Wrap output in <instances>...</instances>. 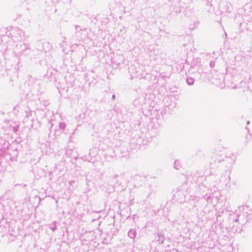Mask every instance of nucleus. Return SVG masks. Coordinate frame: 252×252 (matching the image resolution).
<instances>
[{"label":"nucleus","instance_id":"nucleus-1","mask_svg":"<svg viewBox=\"0 0 252 252\" xmlns=\"http://www.w3.org/2000/svg\"><path fill=\"white\" fill-rule=\"evenodd\" d=\"M12 38L13 41H21L26 39L25 32L18 28H14L11 30Z\"/></svg>","mask_w":252,"mask_h":252},{"label":"nucleus","instance_id":"nucleus-2","mask_svg":"<svg viewBox=\"0 0 252 252\" xmlns=\"http://www.w3.org/2000/svg\"><path fill=\"white\" fill-rule=\"evenodd\" d=\"M16 52L19 54H23L25 52L30 50V45L24 42H20L16 46Z\"/></svg>","mask_w":252,"mask_h":252},{"label":"nucleus","instance_id":"nucleus-3","mask_svg":"<svg viewBox=\"0 0 252 252\" xmlns=\"http://www.w3.org/2000/svg\"><path fill=\"white\" fill-rule=\"evenodd\" d=\"M173 199L179 203L184 202L185 200V194L184 193V191L181 189H178L173 195Z\"/></svg>","mask_w":252,"mask_h":252},{"label":"nucleus","instance_id":"nucleus-4","mask_svg":"<svg viewBox=\"0 0 252 252\" xmlns=\"http://www.w3.org/2000/svg\"><path fill=\"white\" fill-rule=\"evenodd\" d=\"M240 211L243 213V215L247 218L251 219L252 218V210L247 205H243L239 207Z\"/></svg>","mask_w":252,"mask_h":252},{"label":"nucleus","instance_id":"nucleus-5","mask_svg":"<svg viewBox=\"0 0 252 252\" xmlns=\"http://www.w3.org/2000/svg\"><path fill=\"white\" fill-rule=\"evenodd\" d=\"M8 147V142H6L4 139L1 138L0 139V156H2L4 155Z\"/></svg>","mask_w":252,"mask_h":252},{"label":"nucleus","instance_id":"nucleus-6","mask_svg":"<svg viewBox=\"0 0 252 252\" xmlns=\"http://www.w3.org/2000/svg\"><path fill=\"white\" fill-rule=\"evenodd\" d=\"M149 132L151 137H156L159 134L160 129L156 126H154L149 129Z\"/></svg>","mask_w":252,"mask_h":252},{"label":"nucleus","instance_id":"nucleus-7","mask_svg":"<svg viewBox=\"0 0 252 252\" xmlns=\"http://www.w3.org/2000/svg\"><path fill=\"white\" fill-rule=\"evenodd\" d=\"M37 81V79L35 78L32 77L31 76H30L28 77V79L27 81V83L28 86L33 87L34 85H35Z\"/></svg>","mask_w":252,"mask_h":252},{"label":"nucleus","instance_id":"nucleus-8","mask_svg":"<svg viewBox=\"0 0 252 252\" xmlns=\"http://www.w3.org/2000/svg\"><path fill=\"white\" fill-rule=\"evenodd\" d=\"M123 177L121 175H114L112 176L111 178L112 180V181L115 183V184L120 185L121 183L120 181H121Z\"/></svg>","mask_w":252,"mask_h":252},{"label":"nucleus","instance_id":"nucleus-9","mask_svg":"<svg viewBox=\"0 0 252 252\" xmlns=\"http://www.w3.org/2000/svg\"><path fill=\"white\" fill-rule=\"evenodd\" d=\"M200 195V196H199V198H200L201 196V197L204 198V199L206 200L208 202H212V199L210 193H207L204 194V193L202 192Z\"/></svg>","mask_w":252,"mask_h":252},{"label":"nucleus","instance_id":"nucleus-10","mask_svg":"<svg viewBox=\"0 0 252 252\" xmlns=\"http://www.w3.org/2000/svg\"><path fill=\"white\" fill-rule=\"evenodd\" d=\"M173 167L177 170L180 169L182 167L181 161L178 159L175 160L174 163Z\"/></svg>","mask_w":252,"mask_h":252},{"label":"nucleus","instance_id":"nucleus-11","mask_svg":"<svg viewBox=\"0 0 252 252\" xmlns=\"http://www.w3.org/2000/svg\"><path fill=\"white\" fill-rule=\"evenodd\" d=\"M239 216H236L235 214H231L229 217V220L232 222H237L239 220Z\"/></svg>","mask_w":252,"mask_h":252},{"label":"nucleus","instance_id":"nucleus-12","mask_svg":"<svg viewBox=\"0 0 252 252\" xmlns=\"http://www.w3.org/2000/svg\"><path fill=\"white\" fill-rule=\"evenodd\" d=\"M186 82L189 85H192L194 84V80L192 77H188L186 79Z\"/></svg>","mask_w":252,"mask_h":252},{"label":"nucleus","instance_id":"nucleus-13","mask_svg":"<svg viewBox=\"0 0 252 252\" xmlns=\"http://www.w3.org/2000/svg\"><path fill=\"white\" fill-rule=\"evenodd\" d=\"M128 236H136V231L135 229H131L129 230L127 233Z\"/></svg>","mask_w":252,"mask_h":252},{"label":"nucleus","instance_id":"nucleus-14","mask_svg":"<svg viewBox=\"0 0 252 252\" xmlns=\"http://www.w3.org/2000/svg\"><path fill=\"white\" fill-rule=\"evenodd\" d=\"M57 222L56 221H54L52 223L49 225L50 228L52 230V231H54L57 229L56 223Z\"/></svg>","mask_w":252,"mask_h":252},{"label":"nucleus","instance_id":"nucleus-15","mask_svg":"<svg viewBox=\"0 0 252 252\" xmlns=\"http://www.w3.org/2000/svg\"><path fill=\"white\" fill-rule=\"evenodd\" d=\"M66 127V125L63 122H60L59 124V127L60 129L64 130Z\"/></svg>","mask_w":252,"mask_h":252},{"label":"nucleus","instance_id":"nucleus-16","mask_svg":"<svg viewBox=\"0 0 252 252\" xmlns=\"http://www.w3.org/2000/svg\"><path fill=\"white\" fill-rule=\"evenodd\" d=\"M75 30H76V34H77L81 32H83L84 30L82 28H81L80 27L76 26L75 27Z\"/></svg>","mask_w":252,"mask_h":252},{"label":"nucleus","instance_id":"nucleus-17","mask_svg":"<svg viewBox=\"0 0 252 252\" xmlns=\"http://www.w3.org/2000/svg\"><path fill=\"white\" fill-rule=\"evenodd\" d=\"M135 179L136 180H140L141 181H142V180H144V177H142L139 175H136L134 177Z\"/></svg>","mask_w":252,"mask_h":252},{"label":"nucleus","instance_id":"nucleus-18","mask_svg":"<svg viewBox=\"0 0 252 252\" xmlns=\"http://www.w3.org/2000/svg\"><path fill=\"white\" fill-rule=\"evenodd\" d=\"M215 65V61H212L210 62L209 66L211 68H213Z\"/></svg>","mask_w":252,"mask_h":252},{"label":"nucleus","instance_id":"nucleus-19","mask_svg":"<svg viewBox=\"0 0 252 252\" xmlns=\"http://www.w3.org/2000/svg\"><path fill=\"white\" fill-rule=\"evenodd\" d=\"M236 157L234 155H232V158L230 159V163L231 164L233 163L235 160Z\"/></svg>","mask_w":252,"mask_h":252},{"label":"nucleus","instance_id":"nucleus-20","mask_svg":"<svg viewBox=\"0 0 252 252\" xmlns=\"http://www.w3.org/2000/svg\"><path fill=\"white\" fill-rule=\"evenodd\" d=\"M199 188H200V190H205V191L208 190V189L206 187L204 186L203 185H199Z\"/></svg>","mask_w":252,"mask_h":252},{"label":"nucleus","instance_id":"nucleus-21","mask_svg":"<svg viewBox=\"0 0 252 252\" xmlns=\"http://www.w3.org/2000/svg\"><path fill=\"white\" fill-rule=\"evenodd\" d=\"M18 128H19L18 126H13L12 128L13 132H16L18 131Z\"/></svg>","mask_w":252,"mask_h":252},{"label":"nucleus","instance_id":"nucleus-22","mask_svg":"<svg viewBox=\"0 0 252 252\" xmlns=\"http://www.w3.org/2000/svg\"><path fill=\"white\" fill-rule=\"evenodd\" d=\"M231 231H232V232H233L234 233H236L237 232V230L235 229L234 227L232 228Z\"/></svg>","mask_w":252,"mask_h":252},{"label":"nucleus","instance_id":"nucleus-23","mask_svg":"<svg viewBox=\"0 0 252 252\" xmlns=\"http://www.w3.org/2000/svg\"><path fill=\"white\" fill-rule=\"evenodd\" d=\"M241 58V57H240V56H237V57H236V58H235V60H236V62H237V61H238V59H239V58Z\"/></svg>","mask_w":252,"mask_h":252},{"label":"nucleus","instance_id":"nucleus-24","mask_svg":"<svg viewBox=\"0 0 252 252\" xmlns=\"http://www.w3.org/2000/svg\"><path fill=\"white\" fill-rule=\"evenodd\" d=\"M229 159H230V158H229L226 157V159L223 160H224V161H226L227 162H229Z\"/></svg>","mask_w":252,"mask_h":252},{"label":"nucleus","instance_id":"nucleus-25","mask_svg":"<svg viewBox=\"0 0 252 252\" xmlns=\"http://www.w3.org/2000/svg\"><path fill=\"white\" fill-rule=\"evenodd\" d=\"M241 61H242V62H243V61H244V62H245V58L242 57V58L241 59Z\"/></svg>","mask_w":252,"mask_h":252},{"label":"nucleus","instance_id":"nucleus-26","mask_svg":"<svg viewBox=\"0 0 252 252\" xmlns=\"http://www.w3.org/2000/svg\"><path fill=\"white\" fill-rule=\"evenodd\" d=\"M29 111H30V110H29ZM26 113H27V115H26V116H27V117H28V113H30V112H28V111H26Z\"/></svg>","mask_w":252,"mask_h":252},{"label":"nucleus","instance_id":"nucleus-27","mask_svg":"<svg viewBox=\"0 0 252 252\" xmlns=\"http://www.w3.org/2000/svg\"><path fill=\"white\" fill-rule=\"evenodd\" d=\"M112 99H115V94H113V95H112Z\"/></svg>","mask_w":252,"mask_h":252},{"label":"nucleus","instance_id":"nucleus-28","mask_svg":"<svg viewBox=\"0 0 252 252\" xmlns=\"http://www.w3.org/2000/svg\"><path fill=\"white\" fill-rule=\"evenodd\" d=\"M250 123V122L249 121H248L247 122V125H249Z\"/></svg>","mask_w":252,"mask_h":252},{"label":"nucleus","instance_id":"nucleus-29","mask_svg":"<svg viewBox=\"0 0 252 252\" xmlns=\"http://www.w3.org/2000/svg\"><path fill=\"white\" fill-rule=\"evenodd\" d=\"M225 36H227V34H226V32H225Z\"/></svg>","mask_w":252,"mask_h":252}]
</instances>
